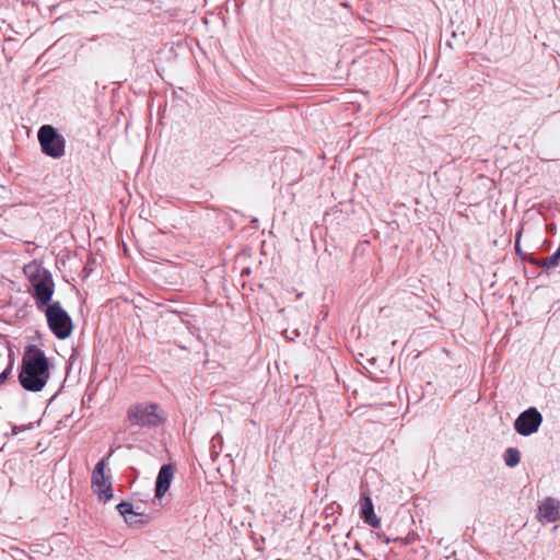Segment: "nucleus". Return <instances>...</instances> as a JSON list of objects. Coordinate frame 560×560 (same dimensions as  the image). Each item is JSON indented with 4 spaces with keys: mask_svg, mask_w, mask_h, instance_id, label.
<instances>
[{
    "mask_svg": "<svg viewBox=\"0 0 560 560\" xmlns=\"http://www.w3.org/2000/svg\"><path fill=\"white\" fill-rule=\"evenodd\" d=\"M49 377L48 358L36 346H28L22 358L19 373L20 385L25 390L38 393L46 386Z\"/></svg>",
    "mask_w": 560,
    "mask_h": 560,
    "instance_id": "f257e3e1",
    "label": "nucleus"
},
{
    "mask_svg": "<svg viewBox=\"0 0 560 560\" xmlns=\"http://www.w3.org/2000/svg\"><path fill=\"white\" fill-rule=\"evenodd\" d=\"M23 271L31 283L30 292L36 302L37 308L48 307L55 292L51 272L36 261L25 265Z\"/></svg>",
    "mask_w": 560,
    "mask_h": 560,
    "instance_id": "f03ea898",
    "label": "nucleus"
},
{
    "mask_svg": "<svg viewBox=\"0 0 560 560\" xmlns=\"http://www.w3.org/2000/svg\"><path fill=\"white\" fill-rule=\"evenodd\" d=\"M127 419L131 425L141 428H156L165 418L155 402H138L127 410Z\"/></svg>",
    "mask_w": 560,
    "mask_h": 560,
    "instance_id": "7ed1b4c3",
    "label": "nucleus"
},
{
    "mask_svg": "<svg viewBox=\"0 0 560 560\" xmlns=\"http://www.w3.org/2000/svg\"><path fill=\"white\" fill-rule=\"evenodd\" d=\"M42 152L52 159L65 155L66 139L51 125H44L37 132Z\"/></svg>",
    "mask_w": 560,
    "mask_h": 560,
    "instance_id": "20e7f679",
    "label": "nucleus"
},
{
    "mask_svg": "<svg viewBox=\"0 0 560 560\" xmlns=\"http://www.w3.org/2000/svg\"><path fill=\"white\" fill-rule=\"evenodd\" d=\"M46 317L49 329L58 339H66L71 335L72 319L58 301L46 307Z\"/></svg>",
    "mask_w": 560,
    "mask_h": 560,
    "instance_id": "39448f33",
    "label": "nucleus"
},
{
    "mask_svg": "<svg viewBox=\"0 0 560 560\" xmlns=\"http://www.w3.org/2000/svg\"><path fill=\"white\" fill-rule=\"evenodd\" d=\"M542 423V415L536 407H529L518 415L514 421L516 433L528 436L536 433Z\"/></svg>",
    "mask_w": 560,
    "mask_h": 560,
    "instance_id": "423d86ee",
    "label": "nucleus"
},
{
    "mask_svg": "<svg viewBox=\"0 0 560 560\" xmlns=\"http://www.w3.org/2000/svg\"><path fill=\"white\" fill-rule=\"evenodd\" d=\"M105 459H101L92 472V489L97 494L98 500L106 503L113 498L112 483L104 474Z\"/></svg>",
    "mask_w": 560,
    "mask_h": 560,
    "instance_id": "0eeeda50",
    "label": "nucleus"
},
{
    "mask_svg": "<svg viewBox=\"0 0 560 560\" xmlns=\"http://www.w3.org/2000/svg\"><path fill=\"white\" fill-rule=\"evenodd\" d=\"M116 509L125 522L136 528L145 526L151 520L148 514L133 511V504L128 501H121L117 504Z\"/></svg>",
    "mask_w": 560,
    "mask_h": 560,
    "instance_id": "6e6552de",
    "label": "nucleus"
},
{
    "mask_svg": "<svg viewBox=\"0 0 560 560\" xmlns=\"http://www.w3.org/2000/svg\"><path fill=\"white\" fill-rule=\"evenodd\" d=\"M538 518L541 522L553 523L560 520V502L553 498H546L538 508Z\"/></svg>",
    "mask_w": 560,
    "mask_h": 560,
    "instance_id": "1a4fd4ad",
    "label": "nucleus"
},
{
    "mask_svg": "<svg viewBox=\"0 0 560 560\" xmlns=\"http://www.w3.org/2000/svg\"><path fill=\"white\" fill-rule=\"evenodd\" d=\"M174 477V467L172 464H164L158 474L155 481V498L161 499L171 487Z\"/></svg>",
    "mask_w": 560,
    "mask_h": 560,
    "instance_id": "9d476101",
    "label": "nucleus"
},
{
    "mask_svg": "<svg viewBox=\"0 0 560 560\" xmlns=\"http://www.w3.org/2000/svg\"><path fill=\"white\" fill-rule=\"evenodd\" d=\"M362 520L373 528L381 525V520L374 513V505L370 495L365 492L361 493V512Z\"/></svg>",
    "mask_w": 560,
    "mask_h": 560,
    "instance_id": "9b49d317",
    "label": "nucleus"
},
{
    "mask_svg": "<svg viewBox=\"0 0 560 560\" xmlns=\"http://www.w3.org/2000/svg\"><path fill=\"white\" fill-rule=\"evenodd\" d=\"M503 459L508 467H515L521 462V453L516 447H508L503 453Z\"/></svg>",
    "mask_w": 560,
    "mask_h": 560,
    "instance_id": "f8f14e48",
    "label": "nucleus"
},
{
    "mask_svg": "<svg viewBox=\"0 0 560 560\" xmlns=\"http://www.w3.org/2000/svg\"><path fill=\"white\" fill-rule=\"evenodd\" d=\"M13 360L10 361V363L8 364V366L0 373V386L3 385L8 378L11 376L12 374V370H13Z\"/></svg>",
    "mask_w": 560,
    "mask_h": 560,
    "instance_id": "ddd939ff",
    "label": "nucleus"
},
{
    "mask_svg": "<svg viewBox=\"0 0 560 560\" xmlns=\"http://www.w3.org/2000/svg\"><path fill=\"white\" fill-rule=\"evenodd\" d=\"M520 238H521V232L517 233L516 241H515V252L521 257L522 260L528 261V257H533L532 255H528L524 253L520 246Z\"/></svg>",
    "mask_w": 560,
    "mask_h": 560,
    "instance_id": "4468645a",
    "label": "nucleus"
},
{
    "mask_svg": "<svg viewBox=\"0 0 560 560\" xmlns=\"http://www.w3.org/2000/svg\"><path fill=\"white\" fill-rule=\"evenodd\" d=\"M32 428H33L32 423H28L26 425H12V434L18 435L19 433L30 430Z\"/></svg>",
    "mask_w": 560,
    "mask_h": 560,
    "instance_id": "2eb2a0df",
    "label": "nucleus"
},
{
    "mask_svg": "<svg viewBox=\"0 0 560 560\" xmlns=\"http://www.w3.org/2000/svg\"><path fill=\"white\" fill-rule=\"evenodd\" d=\"M394 540H397V538L390 539V538H388V537H387V538L385 539V542H386V544H389L390 541H394Z\"/></svg>",
    "mask_w": 560,
    "mask_h": 560,
    "instance_id": "dca6fc26",
    "label": "nucleus"
},
{
    "mask_svg": "<svg viewBox=\"0 0 560 560\" xmlns=\"http://www.w3.org/2000/svg\"><path fill=\"white\" fill-rule=\"evenodd\" d=\"M132 520H133V521H140V520H142V517H135V516H133V517H132Z\"/></svg>",
    "mask_w": 560,
    "mask_h": 560,
    "instance_id": "f3484780",
    "label": "nucleus"
},
{
    "mask_svg": "<svg viewBox=\"0 0 560 560\" xmlns=\"http://www.w3.org/2000/svg\"><path fill=\"white\" fill-rule=\"evenodd\" d=\"M355 549H357V550H359V551H361V548H360V545H359V544H357V545H355Z\"/></svg>",
    "mask_w": 560,
    "mask_h": 560,
    "instance_id": "a211bd4d",
    "label": "nucleus"
}]
</instances>
